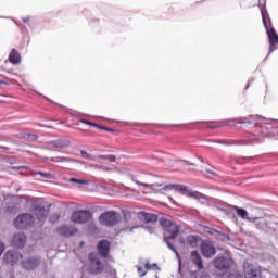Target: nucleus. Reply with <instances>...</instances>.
I'll return each mask as SVG.
<instances>
[{
	"mask_svg": "<svg viewBox=\"0 0 278 278\" xmlns=\"http://www.w3.org/2000/svg\"><path fill=\"white\" fill-rule=\"evenodd\" d=\"M50 220L53 223V217H51Z\"/></svg>",
	"mask_w": 278,
	"mask_h": 278,
	"instance_id": "58836bf2",
	"label": "nucleus"
},
{
	"mask_svg": "<svg viewBox=\"0 0 278 278\" xmlns=\"http://www.w3.org/2000/svg\"><path fill=\"white\" fill-rule=\"evenodd\" d=\"M218 144H227V141H216Z\"/></svg>",
	"mask_w": 278,
	"mask_h": 278,
	"instance_id": "72a5a7b5",
	"label": "nucleus"
},
{
	"mask_svg": "<svg viewBox=\"0 0 278 278\" xmlns=\"http://www.w3.org/2000/svg\"><path fill=\"white\" fill-rule=\"evenodd\" d=\"M98 252L100 253L101 257H108V253H110V243L108 240H101L98 243Z\"/></svg>",
	"mask_w": 278,
	"mask_h": 278,
	"instance_id": "f3484780",
	"label": "nucleus"
},
{
	"mask_svg": "<svg viewBox=\"0 0 278 278\" xmlns=\"http://www.w3.org/2000/svg\"><path fill=\"white\" fill-rule=\"evenodd\" d=\"M132 181H135V184H137V186H143V188H160V186H161V185H157V184L141 182L136 177H132Z\"/></svg>",
	"mask_w": 278,
	"mask_h": 278,
	"instance_id": "b1692460",
	"label": "nucleus"
},
{
	"mask_svg": "<svg viewBox=\"0 0 278 278\" xmlns=\"http://www.w3.org/2000/svg\"><path fill=\"white\" fill-rule=\"evenodd\" d=\"M138 268V273H140V277H144V275H147V271H144V269H142L140 266H137Z\"/></svg>",
	"mask_w": 278,
	"mask_h": 278,
	"instance_id": "473e14b6",
	"label": "nucleus"
},
{
	"mask_svg": "<svg viewBox=\"0 0 278 278\" xmlns=\"http://www.w3.org/2000/svg\"><path fill=\"white\" fill-rule=\"evenodd\" d=\"M214 266L217 270H227L231 266V261L225 256H218L214 260Z\"/></svg>",
	"mask_w": 278,
	"mask_h": 278,
	"instance_id": "4468645a",
	"label": "nucleus"
},
{
	"mask_svg": "<svg viewBox=\"0 0 278 278\" xmlns=\"http://www.w3.org/2000/svg\"><path fill=\"white\" fill-rule=\"evenodd\" d=\"M34 217L29 213H23L18 215L15 220L14 225L17 229H27V227H31L34 225Z\"/></svg>",
	"mask_w": 278,
	"mask_h": 278,
	"instance_id": "0eeeda50",
	"label": "nucleus"
},
{
	"mask_svg": "<svg viewBox=\"0 0 278 278\" xmlns=\"http://www.w3.org/2000/svg\"><path fill=\"white\" fill-rule=\"evenodd\" d=\"M54 220H60V216H56V217L54 218Z\"/></svg>",
	"mask_w": 278,
	"mask_h": 278,
	"instance_id": "e433bc0d",
	"label": "nucleus"
},
{
	"mask_svg": "<svg viewBox=\"0 0 278 278\" xmlns=\"http://www.w3.org/2000/svg\"><path fill=\"white\" fill-rule=\"evenodd\" d=\"M226 123H237L238 125H247V123H251V115L237 118V119H228Z\"/></svg>",
	"mask_w": 278,
	"mask_h": 278,
	"instance_id": "5701e85b",
	"label": "nucleus"
},
{
	"mask_svg": "<svg viewBox=\"0 0 278 278\" xmlns=\"http://www.w3.org/2000/svg\"><path fill=\"white\" fill-rule=\"evenodd\" d=\"M99 220L101 225H104L105 227H114V225H118V223L123 220V217L118 212L108 211L100 215Z\"/></svg>",
	"mask_w": 278,
	"mask_h": 278,
	"instance_id": "7ed1b4c3",
	"label": "nucleus"
},
{
	"mask_svg": "<svg viewBox=\"0 0 278 278\" xmlns=\"http://www.w3.org/2000/svg\"><path fill=\"white\" fill-rule=\"evenodd\" d=\"M144 267H146V270H152V268H157V264H149V263H146V265H144Z\"/></svg>",
	"mask_w": 278,
	"mask_h": 278,
	"instance_id": "7c9ffc66",
	"label": "nucleus"
},
{
	"mask_svg": "<svg viewBox=\"0 0 278 278\" xmlns=\"http://www.w3.org/2000/svg\"><path fill=\"white\" fill-rule=\"evenodd\" d=\"M139 226H135L130 228V231H134V229H138Z\"/></svg>",
	"mask_w": 278,
	"mask_h": 278,
	"instance_id": "f704fd0d",
	"label": "nucleus"
},
{
	"mask_svg": "<svg viewBox=\"0 0 278 278\" xmlns=\"http://www.w3.org/2000/svg\"><path fill=\"white\" fill-rule=\"evenodd\" d=\"M165 190H176L177 192H182V194H189L193 199H205V195L198 191H188V187L181 185H167L164 187Z\"/></svg>",
	"mask_w": 278,
	"mask_h": 278,
	"instance_id": "39448f33",
	"label": "nucleus"
},
{
	"mask_svg": "<svg viewBox=\"0 0 278 278\" xmlns=\"http://www.w3.org/2000/svg\"><path fill=\"white\" fill-rule=\"evenodd\" d=\"M2 84H5V81H3V80H0V85H2Z\"/></svg>",
	"mask_w": 278,
	"mask_h": 278,
	"instance_id": "4c0bfd02",
	"label": "nucleus"
},
{
	"mask_svg": "<svg viewBox=\"0 0 278 278\" xmlns=\"http://www.w3.org/2000/svg\"><path fill=\"white\" fill-rule=\"evenodd\" d=\"M1 278V277H0Z\"/></svg>",
	"mask_w": 278,
	"mask_h": 278,
	"instance_id": "ea45409f",
	"label": "nucleus"
},
{
	"mask_svg": "<svg viewBox=\"0 0 278 278\" xmlns=\"http://www.w3.org/2000/svg\"><path fill=\"white\" fill-rule=\"evenodd\" d=\"M160 225L164 228V242H166L168 249L173 251L176 255V257H179V252H177V249L170 243L169 240H175L177 236L179 235V226L175 224L174 222H170V219L161 218Z\"/></svg>",
	"mask_w": 278,
	"mask_h": 278,
	"instance_id": "f257e3e1",
	"label": "nucleus"
},
{
	"mask_svg": "<svg viewBox=\"0 0 278 278\" xmlns=\"http://www.w3.org/2000/svg\"><path fill=\"white\" fill-rule=\"evenodd\" d=\"M37 174H39L40 177H42L43 179H52L53 178V175L50 173L38 172Z\"/></svg>",
	"mask_w": 278,
	"mask_h": 278,
	"instance_id": "c85d7f7f",
	"label": "nucleus"
},
{
	"mask_svg": "<svg viewBox=\"0 0 278 278\" xmlns=\"http://www.w3.org/2000/svg\"><path fill=\"white\" fill-rule=\"evenodd\" d=\"M139 218H142L146 223H157V215L147 212L139 213Z\"/></svg>",
	"mask_w": 278,
	"mask_h": 278,
	"instance_id": "aec40b11",
	"label": "nucleus"
},
{
	"mask_svg": "<svg viewBox=\"0 0 278 278\" xmlns=\"http://www.w3.org/2000/svg\"><path fill=\"white\" fill-rule=\"evenodd\" d=\"M50 144L55 149H66V147H71V141L68 139H58L50 141Z\"/></svg>",
	"mask_w": 278,
	"mask_h": 278,
	"instance_id": "6ab92c4d",
	"label": "nucleus"
},
{
	"mask_svg": "<svg viewBox=\"0 0 278 278\" xmlns=\"http://www.w3.org/2000/svg\"><path fill=\"white\" fill-rule=\"evenodd\" d=\"M3 251H5V244H3V242L0 241V257L1 255H3Z\"/></svg>",
	"mask_w": 278,
	"mask_h": 278,
	"instance_id": "2f4dec72",
	"label": "nucleus"
},
{
	"mask_svg": "<svg viewBox=\"0 0 278 278\" xmlns=\"http://www.w3.org/2000/svg\"><path fill=\"white\" fill-rule=\"evenodd\" d=\"M190 260L195 264L198 270H203V260H201V254L198 251L191 252Z\"/></svg>",
	"mask_w": 278,
	"mask_h": 278,
	"instance_id": "a211bd4d",
	"label": "nucleus"
},
{
	"mask_svg": "<svg viewBox=\"0 0 278 278\" xmlns=\"http://www.w3.org/2000/svg\"><path fill=\"white\" fill-rule=\"evenodd\" d=\"M29 21V18H24L23 22L24 23H27Z\"/></svg>",
	"mask_w": 278,
	"mask_h": 278,
	"instance_id": "c9c22d12",
	"label": "nucleus"
},
{
	"mask_svg": "<svg viewBox=\"0 0 278 278\" xmlns=\"http://www.w3.org/2000/svg\"><path fill=\"white\" fill-rule=\"evenodd\" d=\"M83 123H85V125H90L91 127H97L98 129H103L104 131H112V129L103 127L99 124H94L92 122H88V121H83Z\"/></svg>",
	"mask_w": 278,
	"mask_h": 278,
	"instance_id": "393cba45",
	"label": "nucleus"
},
{
	"mask_svg": "<svg viewBox=\"0 0 278 278\" xmlns=\"http://www.w3.org/2000/svg\"><path fill=\"white\" fill-rule=\"evenodd\" d=\"M9 62H11V64H21V54L18 51H16V49L11 51L9 55Z\"/></svg>",
	"mask_w": 278,
	"mask_h": 278,
	"instance_id": "4be33fe9",
	"label": "nucleus"
},
{
	"mask_svg": "<svg viewBox=\"0 0 278 278\" xmlns=\"http://www.w3.org/2000/svg\"><path fill=\"white\" fill-rule=\"evenodd\" d=\"M27 140H28L29 142H36V140H38V135L28 134V135H27Z\"/></svg>",
	"mask_w": 278,
	"mask_h": 278,
	"instance_id": "c756f323",
	"label": "nucleus"
},
{
	"mask_svg": "<svg viewBox=\"0 0 278 278\" xmlns=\"http://www.w3.org/2000/svg\"><path fill=\"white\" fill-rule=\"evenodd\" d=\"M105 266L103 265V262L94 253L89 254V273H92V275H101L103 273Z\"/></svg>",
	"mask_w": 278,
	"mask_h": 278,
	"instance_id": "20e7f679",
	"label": "nucleus"
},
{
	"mask_svg": "<svg viewBox=\"0 0 278 278\" xmlns=\"http://www.w3.org/2000/svg\"><path fill=\"white\" fill-rule=\"evenodd\" d=\"M26 242H27V237L23 232H18L16 235H14L11 240V244L15 249H23V247H25Z\"/></svg>",
	"mask_w": 278,
	"mask_h": 278,
	"instance_id": "f8f14e48",
	"label": "nucleus"
},
{
	"mask_svg": "<svg viewBox=\"0 0 278 278\" xmlns=\"http://www.w3.org/2000/svg\"><path fill=\"white\" fill-rule=\"evenodd\" d=\"M99 160H108V162H116V155L109 154V155H99Z\"/></svg>",
	"mask_w": 278,
	"mask_h": 278,
	"instance_id": "a878e982",
	"label": "nucleus"
},
{
	"mask_svg": "<svg viewBox=\"0 0 278 278\" xmlns=\"http://www.w3.org/2000/svg\"><path fill=\"white\" fill-rule=\"evenodd\" d=\"M261 14L263 18V25L266 29L268 40H269V55L273 51L277 50L278 45V35L275 28L273 27V21L270 20V15L266 9H261Z\"/></svg>",
	"mask_w": 278,
	"mask_h": 278,
	"instance_id": "f03ea898",
	"label": "nucleus"
},
{
	"mask_svg": "<svg viewBox=\"0 0 278 278\" xmlns=\"http://www.w3.org/2000/svg\"><path fill=\"white\" fill-rule=\"evenodd\" d=\"M243 273L245 278H260V267L251 265L249 262L243 263Z\"/></svg>",
	"mask_w": 278,
	"mask_h": 278,
	"instance_id": "9b49d317",
	"label": "nucleus"
},
{
	"mask_svg": "<svg viewBox=\"0 0 278 278\" xmlns=\"http://www.w3.org/2000/svg\"><path fill=\"white\" fill-rule=\"evenodd\" d=\"M40 264H42V258H40V256H28L27 258H24L21 263L22 268L28 271L40 268Z\"/></svg>",
	"mask_w": 278,
	"mask_h": 278,
	"instance_id": "6e6552de",
	"label": "nucleus"
},
{
	"mask_svg": "<svg viewBox=\"0 0 278 278\" xmlns=\"http://www.w3.org/2000/svg\"><path fill=\"white\" fill-rule=\"evenodd\" d=\"M71 184H81L84 186H87L88 181L84 179H78V178H71L70 179Z\"/></svg>",
	"mask_w": 278,
	"mask_h": 278,
	"instance_id": "cd10ccee",
	"label": "nucleus"
},
{
	"mask_svg": "<svg viewBox=\"0 0 278 278\" xmlns=\"http://www.w3.org/2000/svg\"><path fill=\"white\" fill-rule=\"evenodd\" d=\"M201 253L204 257H214V255H216V248L214 247V243H212L210 240L202 241Z\"/></svg>",
	"mask_w": 278,
	"mask_h": 278,
	"instance_id": "9d476101",
	"label": "nucleus"
},
{
	"mask_svg": "<svg viewBox=\"0 0 278 278\" xmlns=\"http://www.w3.org/2000/svg\"><path fill=\"white\" fill-rule=\"evenodd\" d=\"M21 257H23V255L17 251H7L3 255V260L7 264H16Z\"/></svg>",
	"mask_w": 278,
	"mask_h": 278,
	"instance_id": "2eb2a0df",
	"label": "nucleus"
},
{
	"mask_svg": "<svg viewBox=\"0 0 278 278\" xmlns=\"http://www.w3.org/2000/svg\"><path fill=\"white\" fill-rule=\"evenodd\" d=\"M232 210L237 212L238 216L242 218V220H248L249 223H256L258 219L257 217H250L249 212H247V210L244 208L232 206Z\"/></svg>",
	"mask_w": 278,
	"mask_h": 278,
	"instance_id": "dca6fc26",
	"label": "nucleus"
},
{
	"mask_svg": "<svg viewBox=\"0 0 278 278\" xmlns=\"http://www.w3.org/2000/svg\"><path fill=\"white\" fill-rule=\"evenodd\" d=\"M31 205H33V212H34L37 220H39V223H42V220H45V218H47V214H49L47 212V208H45V206H42L41 204H38L37 199L31 200Z\"/></svg>",
	"mask_w": 278,
	"mask_h": 278,
	"instance_id": "1a4fd4ad",
	"label": "nucleus"
},
{
	"mask_svg": "<svg viewBox=\"0 0 278 278\" xmlns=\"http://www.w3.org/2000/svg\"><path fill=\"white\" fill-rule=\"evenodd\" d=\"M92 218V213L88 210H79L72 213L71 220L72 223H76L78 225H84V223H88Z\"/></svg>",
	"mask_w": 278,
	"mask_h": 278,
	"instance_id": "423d86ee",
	"label": "nucleus"
},
{
	"mask_svg": "<svg viewBox=\"0 0 278 278\" xmlns=\"http://www.w3.org/2000/svg\"><path fill=\"white\" fill-rule=\"evenodd\" d=\"M186 244L191 247V249H197L199 247V236L190 235L186 239Z\"/></svg>",
	"mask_w": 278,
	"mask_h": 278,
	"instance_id": "412c9836",
	"label": "nucleus"
},
{
	"mask_svg": "<svg viewBox=\"0 0 278 278\" xmlns=\"http://www.w3.org/2000/svg\"><path fill=\"white\" fill-rule=\"evenodd\" d=\"M80 155H81V157H84V160L94 161V156L90 155L88 152H86L84 150L80 151Z\"/></svg>",
	"mask_w": 278,
	"mask_h": 278,
	"instance_id": "bb28decb",
	"label": "nucleus"
},
{
	"mask_svg": "<svg viewBox=\"0 0 278 278\" xmlns=\"http://www.w3.org/2000/svg\"><path fill=\"white\" fill-rule=\"evenodd\" d=\"M56 233H59V236H64L65 238H71V236L77 233V228L75 226L63 225L56 228Z\"/></svg>",
	"mask_w": 278,
	"mask_h": 278,
	"instance_id": "ddd939ff",
	"label": "nucleus"
}]
</instances>
